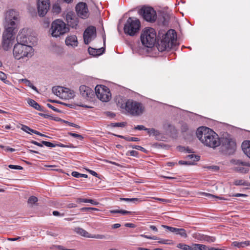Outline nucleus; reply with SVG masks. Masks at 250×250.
<instances>
[{
    "label": "nucleus",
    "mask_w": 250,
    "mask_h": 250,
    "mask_svg": "<svg viewBox=\"0 0 250 250\" xmlns=\"http://www.w3.org/2000/svg\"><path fill=\"white\" fill-rule=\"evenodd\" d=\"M27 37L19 34L17 37V43L14 45L13 53L17 60L30 58L34 54V49L30 45H28Z\"/></svg>",
    "instance_id": "f257e3e1"
},
{
    "label": "nucleus",
    "mask_w": 250,
    "mask_h": 250,
    "mask_svg": "<svg viewBox=\"0 0 250 250\" xmlns=\"http://www.w3.org/2000/svg\"><path fill=\"white\" fill-rule=\"evenodd\" d=\"M199 140L206 146L215 148L220 145L218 135L212 129L206 126H201L196 131Z\"/></svg>",
    "instance_id": "f03ea898"
},
{
    "label": "nucleus",
    "mask_w": 250,
    "mask_h": 250,
    "mask_svg": "<svg viewBox=\"0 0 250 250\" xmlns=\"http://www.w3.org/2000/svg\"><path fill=\"white\" fill-rule=\"evenodd\" d=\"M117 104L133 116H139L143 114L145 111V106L142 103L132 99L123 100L121 99L118 101Z\"/></svg>",
    "instance_id": "7ed1b4c3"
},
{
    "label": "nucleus",
    "mask_w": 250,
    "mask_h": 250,
    "mask_svg": "<svg viewBox=\"0 0 250 250\" xmlns=\"http://www.w3.org/2000/svg\"><path fill=\"white\" fill-rule=\"evenodd\" d=\"M176 46V34L174 30H169L158 42L157 48L159 51H168Z\"/></svg>",
    "instance_id": "20e7f679"
},
{
    "label": "nucleus",
    "mask_w": 250,
    "mask_h": 250,
    "mask_svg": "<svg viewBox=\"0 0 250 250\" xmlns=\"http://www.w3.org/2000/svg\"><path fill=\"white\" fill-rule=\"evenodd\" d=\"M220 146V151L225 155L233 154L236 148L235 140L229 135L221 138Z\"/></svg>",
    "instance_id": "39448f33"
},
{
    "label": "nucleus",
    "mask_w": 250,
    "mask_h": 250,
    "mask_svg": "<svg viewBox=\"0 0 250 250\" xmlns=\"http://www.w3.org/2000/svg\"><path fill=\"white\" fill-rule=\"evenodd\" d=\"M141 41L142 44L148 48L152 47L156 42V33L152 28H146L141 34Z\"/></svg>",
    "instance_id": "423d86ee"
},
{
    "label": "nucleus",
    "mask_w": 250,
    "mask_h": 250,
    "mask_svg": "<svg viewBox=\"0 0 250 250\" xmlns=\"http://www.w3.org/2000/svg\"><path fill=\"white\" fill-rule=\"evenodd\" d=\"M69 30V28L65 22L59 19L54 21L51 24L50 31L54 37H60L68 32Z\"/></svg>",
    "instance_id": "0eeeda50"
},
{
    "label": "nucleus",
    "mask_w": 250,
    "mask_h": 250,
    "mask_svg": "<svg viewBox=\"0 0 250 250\" xmlns=\"http://www.w3.org/2000/svg\"><path fill=\"white\" fill-rule=\"evenodd\" d=\"M140 25V22L138 19L134 17H129L125 24L124 32L126 34L133 36L139 32Z\"/></svg>",
    "instance_id": "6e6552de"
},
{
    "label": "nucleus",
    "mask_w": 250,
    "mask_h": 250,
    "mask_svg": "<svg viewBox=\"0 0 250 250\" xmlns=\"http://www.w3.org/2000/svg\"><path fill=\"white\" fill-rule=\"evenodd\" d=\"M95 92L98 99L103 102H108L111 98L109 88L104 85H98L95 88Z\"/></svg>",
    "instance_id": "1a4fd4ad"
},
{
    "label": "nucleus",
    "mask_w": 250,
    "mask_h": 250,
    "mask_svg": "<svg viewBox=\"0 0 250 250\" xmlns=\"http://www.w3.org/2000/svg\"><path fill=\"white\" fill-rule=\"evenodd\" d=\"M139 13L143 17L144 20L147 21L153 22L155 21L157 19L156 11L151 7H143L139 10Z\"/></svg>",
    "instance_id": "9d476101"
},
{
    "label": "nucleus",
    "mask_w": 250,
    "mask_h": 250,
    "mask_svg": "<svg viewBox=\"0 0 250 250\" xmlns=\"http://www.w3.org/2000/svg\"><path fill=\"white\" fill-rule=\"evenodd\" d=\"M19 21V14L16 11L11 9L6 12L5 17V26L16 27V25Z\"/></svg>",
    "instance_id": "9b49d317"
},
{
    "label": "nucleus",
    "mask_w": 250,
    "mask_h": 250,
    "mask_svg": "<svg viewBox=\"0 0 250 250\" xmlns=\"http://www.w3.org/2000/svg\"><path fill=\"white\" fill-rule=\"evenodd\" d=\"M52 92L62 99H71L74 96L73 91L62 86L53 87Z\"/></svg>",
    "instance_id": "f8f14e48"
},
{
    "label": "nucleus",
    "mask_w": 250,
    "mask_h": 250,
    "mask_svg": "<svg viewBox=\"0 0 250 250\" xmlns=\"http://www.w3.org/2000/svg\"><path fill=\"white\" fill-rule=\"evenodd\" d=\"M83 36L84 43L88 44L96 37V27L92 25L88 26L84 31Z\"/></svg>",
    "instance_id": "ddd939ff"
},
{
    "label": "nucleus",
    "mask_w": 250,
    "mask_h": 250,
    "mask_svg": "<svg viewBox=\"0 0 250 250\" xmlns=\"http://www.w3.org/2000/svg\"><path fill=\"white\" fill-rule=\"evenodd\" d=\"M50 7L48 0H38V10L39 15L44 17L47 13Z\"/></svg>",
    "instance_id": "4468645a"
},
{
    "label": "nucleus",
    "mask_w": 250,
    "mask_h": 250,
    "mask_svg": "<svg viewBox=\"0 0 250 250\" xmlns=\"http://www.w3.org/2000/svg\"><path fill=\"white\" fill-rule=\"evenodd\" d=\"M76 11L78 16L82 19H85L88 16V10L85 3L80 2L77 4Z\"/></svg>",
    "instance_id": "2eb2a0df"
},
{
    "label": "nucleus",
    "mask_w": 250,
    "mask_h": 250,
    "mask_svg": "<svg viewBox=\"0 0 250 250\" xmlns=\"http://www.w3.org/2000/svg\"><path fill=\"white\" fill-rule=\"evenodd\" d=\"M75 231L79 234L81 235L82 236L86 237V238H95V239H105L106 237L103 234H94L92 235L87 231L84 230V229L81 228H77L75 229Z\"/></svg>",
    "instance_id": "dca6fc26"
},
{
    "label": "nucleus",
    "mask_w": 250,
    "mask_h": 250,
    "mask_svg": "<svg viewBox=\"0 0 250 250\" xmlns=\"http://www.w3.org/2000/svg\"><path fill=\"white\" fill-rule=\"evenodd\" d=\"M162 227L168 231L174 233L175 234L179 235L183 238H187L188 237L187 231L184 229L176 228L164 225H162Z\"/></svg>",
    "instance_id": "f3484780"
},
{
    "label": "nucleus",
    "mask_w": 250,
    "mask_h": 250,
    "mask_svg": "<svg viewBox=\"0 0 250 250\" xmlns=\"http://www.w3.org/2000/svg\"><path fill=\"white\" fill-rule=\"evenodd\" d=\"M235 164L236 165L234 167L235 171L242 173H247L249 172L250 164L248 163L237 160Z\"/></svg>",
    "instance_id": "a211bd4d"
},
{
    "label": "nucleus",
    "mask_w": 250,
    "mask_h": 250,
    "mask_svg": "<svg viewBox=\"0 0 250 250\" xmlns=\"http://www.w3.org/2000/svg\"><path fill=\"white\" fill-rule=\"evenodd\" d=\"M5 30L3 33L2 39H8L9 40L14 41L15 39V34L16 33L15 31L16 27L5 26Z\"/></svg>",
    "instance_id": "6ab92c4d"
},
{
    "label": "nucleus",
    "mask_w": 250,
    "mask_h": 250,
    "mask_svg": "<svg viewBox=\"0 0 250 250\" xmlns=\"http://www.w3.org/2000/svg\"><path fill=\"white\" fill-rule=\"evenodd\" d=\"M66 20L68 26L72 28H76L79 21L78 18L73 12H68L66 16Z\"/></svg>",
    "instance_id": "aec40b11"
},
{
    "label": "nucleus",
    "mask_w": 250,
    "mask_h": 250,
    "mask_svg": "<svg viewBox=\"0 0 250 250\" xmlns=\"http://www.w3.org/2000/svg\"><path fill=\"white\" fill-rule=\"evenodd\" d=\"M80 92L82 96L85 99L91 98L94 95L93 91L89 87L85 85H81L80 87Z\"/></svg>",
    "instance_id": "412c9836"
},
{
    "label": "nucleus",
    "mask_w": 250,
    "mask_h": 250,
    "mask_svg": "<svg viewBox=\"0 0 250 250\" xmlns=\"http://www.w3.org/2000/svg\"><path fill=\"white\" fill-rule=\"evenodd\" d=\"M65 44L67 46L75 47L78 45L77 38L76 36H70L65 39Z\"/></svg>",
    "instance_id": "4be33fe9"
},
{
    "label": "nucleus",
    "mask_w": 250,
    "mask_h": 250,
    "mask_svg": "<svg viewBox=\"0 0 250 250\" xmlns=\"http://www.w3.org/2000/svg\"><path fill=\"white\" fill-rule=\"evenodd\" d=\"M104 50L105 49L104 47H101L98 49H95L91 47H89L88 48V51L89 54L94 56H99L102 55L103 53H104Z\"/></svg>",
    "instance_id": "5701e85b"
},
{
    "label": "nucleus",
    "mask_w": 250,
    "mask_h": 250,
    "mask_svg": "<svg viewBox=\"0 0 250 250\" xmlns=\"http://www.w3.org/2000/svg\"><path fill=\"white\" fill-rule=\"evenodd\" d=\"M242 147L244 152L250 158V141H244L242 144Z\"/></svg>",
    "instance_id": "b1692460"
},
{
    "label": "nucleus",
    "mask_w": 250,
    "mask_h": 250,
    "mask_svg": "<svg viewBox=\"0 0 250 250\" xmlns=\"http://www.w3.org/2000/svg\"><path fill=\"white\" fill-rule=\"evenodd\" d=\"M28 104L32 107L38 111H43V108L38 104L35 100L28 99L27 100Z\"/></svg>",
    "instance_id": "393cba45"
},
{
    "label": "nucleus",
    "mask_w": 250,
    "mask_h": 250,
    "mask_svg": "<svg viewBox=\"0 0 250 250\" xmlns=\"http://www.w3.org/2000/svg\"><path fill=\"white\" fill-rule=\"evenodd\" d=\"M14 41L9 40L8 39H2V46L4 50H8L12 46Z\"/></svg>",
    "instance_id": "a878e982"
},
{
    "label": "nucleus",
    "mask_w": 250,
    "mask_h": 250,
    "mask_svg": "<svg viewBox=\"0 0 250 250\" xmlns=\"http://www.w3.org/2000/svg\"><path fill=\"white\" fill-rule=\"evenodd\" d=\"M232 245L237 248H243L245 247V246L250 245V241H245L240 242L234 241L232 243Z\"/></svg>",
    "instance_id": "bb28decb"
},
{
    "label": "nucleus",
    "mask_w": 250,
    "mask_h": 250,
    "mask_svg": "<svg viewBox=\"0 0 250 250\" xmlns=\"http://www.w3.org/2000/svg\"><path fill=\"white\" fill-rule=\"evenodd\" d=\"M20 81H21L22 83H24L26 85L28 86L29 87H31L32 89L36 91V92H38V90L36 87H35L31 83V82L26 79H23L20 80Z\"/></svg>",
    "instance_id": "cd10ccee"
},
{
    "label": "nucleus",
    "mask_w": 250,
    "mask_h": 250,
    "mask_svg": "<svg viewBox=\"0 0 250 250\" xmlns=\"http://www.w3.org/2000/svg\"><path fill=\"white\" fill-rule=\"evenodd\" d=\"M110 212L111 213H121L123 215L130 214L131 213V211L123 210V209H113L110 210Z\"/></svg>",
    "instance_id": "c85d7f7f"
},
{
    "label": "nucleus",
    "mask_w": 250,
    "mask_h": 250,
    "mask_svg": "<svg viewBox=\"0 0 250 250\" xmlns=\"http://www.w3.org/2000/svg\"><path fill=\"white\" fill-rule=\"evenodd\" d=\"M187 158L191 160L190 162L193 163V165L195 162L198 161L200 160V156L194 154H189L187 156Z\"/></svg>",
    "instance_id": "c756f323"
},
{
    "label": "nucleus",
    "mask_w": 250,
    "mask_h": 250,
    "mask_svg": "<svg viewBox=\"0 0 250 250\" xmlns=\"http://www.w3.org/2000/svg\"><path fill=\"white\" fill-rule=\"evenodd\" d=\"M21 125V129L23 131L30 134H31L32 133H34V131H35V130H34L32 128H30L29 127H28V126L26 125Z\"/></svg>",
    "instance_id": "7c9ffc66"
},
{
    "label": "nucleus",
    "mask_w": 250,
    "mask_h": 250,
    "mask_svg": "<svg viewBox=\"0 0 250 250\" xmlns=\"http://www.w3.org/2000/svg\"><path fill=\"white\" fill-rule=\"evenodd\" d=\"M205 236V235L199 233H194L192 235L194 238L199 241H204Z\"/></svg>",
    "instance_id": "2f4dec72"
},
{
    "label": "nucleus",
    "mask_w": 250,
    "mask_h": 250,
    "mask_svg": "<svg viewBox=\"0 0 250 250\" xmlns=\"http://www.w3.org/2000/svg\"><path fill=\"white\" fill-rule=\"evenodd\" d=\"M118 137L119 138L124 139L125 140L128 141L137 142V141H140V139L138 138H136V137H125V136H122V135H119Z\"/></svg>",
    "instance_id": "473e14b6"
},
{
    "label": "nucleus",
    "mask_w": 250,
    "mask_h": 250,
    "mask_svg": "<svg viewBox=\"0 0 250 250\" xmlns=\"http://www.w3.org/2000/svg\"><path fill=\"white\" fill-rule=\"evenodd\" d=\"M177 248L183 250H190V246L183 243H179L177 245Z\"/></svg>",
    "instance_id": "72a5a7b5"
},
{
    "label": "nucleus",
    "mask_w": 250,
    "mask_h": 250,
    "mask_svg": "<svg viewBox=\"0 0 250 250\" xmlns=\"http://www.w3.org/2000/svg\"><path fill=\"white\" fill-rule=\"evenodd\" d=\"M146 131H147V133L149 135L153 134L154 136H157L160 134L159 132L154 128H146Z\"/></svg>",
    "instance_id": "f704fd0d"
},
{
    "label": "nucleus",
    "mask_w": 250,
    "mask_h": 250,
    "mask_svg": "<svg viewBox=\"0 0 250 250\" xmlns=\"http://www.w3.org/2000/svg\"><path fill=\"white\" fill-rule=\"evenodd\" d=\"M235 186H248L247 183L243 180H236L234 182Z\"/></svg>",
    "instance_id": "c9c22d12"
},
{
    "label": "nucleus",
    "mask_w": 250,
    "mask_h": 250,
    "mask_svg": "<svg viewBox=\"0 0 250 250\" xmlns=\"http://www.w3.org/2000/svg\"><path fill=\"white\" fill-rule=\"evenodd\" d=\"M126 123L125 122H122V123H111L110 124V126L111 127H124L125 126Z\"/></svg>",
    "instance_id": "e433bc0d"
},
{
    "label": "nucleus",
    "mask_w": 250,
    "mask_h": 250,
    "mask_svg": "<svg viewBox=\"0 0 250 250\" xmlns=\"http://www.w3.org/2000/svg\"><path fill=\"white\" fill-rule=\"evenodd\" d=\"M216 238L213 236H210L208 235L205 236L204 241H206L208 243H212L215 242Z\"/></svg>",
    "instance_id": "4c0bfd02"
},
{
    "label": "nucleus",
    "mask_w": 250,
    "mask_h": 250,
    "mask_svg": "<svg viewBox=\"0 0 250 250\" xmlns=\"http://www.w3.org/2000/svg\"><path fill=\"white\" fill-rule=\"evenodd\" d=\"M61 8L58 4H55L53 6V13L57 14L61 12Z\"/></svg>",
    "instance_id": "58836bf2"
},
{
    "label": "nucleus",
    "mask_w": 250,
    "mask_h": 250,
    "mask_svg": "<svg viewBox=\"0 0 250 250\" xmlns=\"http://www.w3.org/2000/svg\"><path fill=\"white\" fill-rule=\"evenodd\" d=\"M6 78L7 77L6 74L1 71H0V79L3 81L4 83H8L9 81L6 80Z\"/></svg>",
    "instance_id": "ea45409f"
},
{
    "label": "nucleus",
    "mask_w": 250,
    "mask_h": 250,
    "mask_svg": "<svg viewBox=\"0 0 250 250\" xmlns=\"http://www.w3.org/2000/svg\"><path fill=\"white\" fill-rule=\"evenodd\" d=\"M38 201V198L34 196L29 197L28 200V203L30 204H34Z\"/></svg>",
    "instance_id": "a19ab883"
},
{
    "label": "nucleus",
    "mask_w": 250,
    "mask_h": 250,
    "mask_svg": "<svg viewBox=\"0 0 250 250\" xmlns=\"http://www.w3.org/2000/svg\"><path fill=\"white\" fill-rule=\"evenodd\" d=\"M129 147H131L132 148H134L137 150H140L143 152H145L146 151V149L140 146L136 145H129Z\"/></svg>",
    "instance_id": "79ce46f5"
},
{
    "label": "nucleus",
    "mask_w": 250,
    "mask_h": 250,
    "mask_svg": "<svg viewBox=\"0 0 250 250\" xmlns=\"http://www.w3.org/2000/svg\"><path fill=\"white\" fill-rule=\"evenodd\" d=\"M126 155L127 156L137 157L138 155V152L135 150H130L127 151L126 153Z\"/></svg>",
    "instance_id": "37998d69"
},
{
    "label": "nucleus",
    "mask_w": 250,
    "mask_h": 250,
    "mask_svg": "<svg viewBox=\"0 0 250 250\" xmlns=\"http://www.w3.org/2000/svg\"><path fill=\"white\" fill-rule=\"evenodd\" d=\"M42 144H43V145L47 147H56L55 144H53V143H52L49 142L42 141Z\"/></svg>",
    "instance_id": "c03bdc74"
},
{
    "label": "nucleus",
    "mask_w": 250,
    "mask_h": 250,
    "mask_svg": "<svg viewBox=\"0 0 250 250\" xmlns=\"http://www.w3.org/2000/svg\"><path fill=\"white\" fill-rule=\"evenodd\" d=\"M56 146H60L61 147H70V148H73L74 146L73 145L71 144H70L68 145H65L64 144H62V143H59V144H55Z\"/></svg>",
    "instance_id": "a18cd8bd"
},
{
    "label": "nucleus",
    "mask_w": 250,
    "mask_h": 250,
    "mask_svg": "<svg viewBox=\"0 0 250 250\" xmlns=\"http://www.w3.org/2000/svg\"><path fill=\"white\" fill-rule=\"evenodd\" d=\"M140 236L142 237L146 238V239H151V240H158L159 239V238L157 236H148V235H146L145 234H141Z\"/></svg>",
    "instance_id": "49530a36"
},
{
    "label": "nucleus",
    "mask_w": 250,
    "mask_h": 250,
    "mask_svg": "<svg viewBox=\"0 0 250 250\" xmlns=\"http://www.w3.org/2000/svg\"><path fill=\"white\" fill-rule=\"evenodd\" d=\"M68 134L70 135L71 136L74 137L75 138H77L80 140H83V137L82 136V135L74 133L72 132H69Z\"/></svg>",
    "instance_id": "de8ad7c7"
},
{
    "label": "nucleus",
    "mask_w": 250,
    "mask_h": 250,
    "mask_svg": "<svg viewBox=\"0 0 250 250\" xmlns=\"http://www.w3.org/2000/svg\"><path fill=\"white\" fill-rule=\"evenodd\" d=\"M84 203H89L94 205H98L99 204V202L96 201L95 200L90 199H85V200L84 201Z\"/></svg>",
    "instance_id": "09e8293b"
},
{
    "label": "nucleus",
    "mask_w": 250,
    "mask_h": 250,
    "mask_svg": "<svg viewBox=\"0 0 250 250\" xmlns=\"http://www.w3.org/2000/svg\"><path fill=\"white\" fill-rule=\"evenodd\" d=\"M205 168L209 170H212L213 171H217L219 169V167L216 166H208L205 167Z\"/></svg>",
    "instance_id": "8fccbe9b"
},
{
    "label": "nucleus",
    "mask_w": 250,
    "mask_h": 250,
    "mask_svg": "<svg viewBox=\"0 0 250 250\" xmlns=\"http://www.w3.org/2000/svg\"><path fill=\"white\" fill-rule=\"evenodd\" d=\"M8 167L11 169H19L21 170L23 169V167L20 166H16V165H9L8 166Z\"/></svg>",
    "instance_id": "3c124183"
},
{
    "label": "nucleus",
    "mask_w": 250,
    "mask_h": 250,
    "mask_svg": "<svg viewBox=\"0 0 250 250\" xmlns=\"http://www.w3.org/2000/svg\"><path fill=\"white\" fill-rule=\"evenodd\" d=\"M170 241H171L169 240H167V239H161L160 240H159L158 241V243L159 244H168V245H169V244H171Z\"/></svg>",
    "instance_id": "603ef678"
},
{
    "label": "nucleus",
    "mask_w": 250,
    "mask_h": 250,
    "mask_svg": "<svg viewBox=\"0 0 250 250\" xmlns=\"http://www.w3.org/2000/svg\"><path fill=\"white\" fill-rule=\"evenodd\" d=\"M190 250H199V244L193 243L190 246Z\"/></svg>",
    "instance_id": "864d4df0"
},
{
    "label": "nucleus",
    "mask_w": 250,
    "mask_h": 250,
    "mask_svg": "<svg viewBox=\"0 0 250 250\" xmlns=\"http://www.w3.org/2000/svg\"><path fill=\"white\" fill-rule=\"evenodd\" d=\"M199 250H209V247L203 245L199 244Z\"/></svg>",
    "instance_id": "5fc2aeb1"
},
{
    "label": "nucleus",
    "mask_w": 250,
    "mask_h": 250,
    "mask_svg": "<svg viewBox=\"0 0 250 250\" xmlns=\"http://www.w3.org/2000/svg\"><path fill=\"white\" fill-rule=\"evenodd\" d=\"M142 201H143V200H141V199L134 198H132V200H131V202H132L134 204H137L142 202Z\"/></svg>",
    "instance_id": "6e6d98bb"
},
{
    "label": "nucleus",
    "mask_w": 250,
    "mask_h": 250,
    "mask_svg": "<svg viewBox=\"0 0 250 250\" xmlns=\"http://www.w3.org/2000/svg\"><path fill=\"white\" fill-rule=\"evenodd\" d=\"M135 129L139 130H146V128L143 125H138L134 127Z\"/></svg>",
    "instance_id": "4d7b16f0"
},
{
    "label": "nucleus",
    "mask_w": 250,
    "mask_h": 250,
    "mask_svg": "<svg viewBox=\"0 0 250 250\" xmlns=\"http://www.w3.org/2000/svg\"><path fill=\"white\" fill-rule=\"evenodd\" d=\"M46 105H47V106L49 108H50L52 109L53 110H54V111H56V112H59V113H60V112H61V111L59 109H57V108L55 107L54 106H53V105H52L51 104H46Z\"/></svg>",
    "instance_id": "13d9d810"
},
{
    "label": "nucleus",
    "mask_w": 250,
    "mask_h": 250,
    "mask_svg": "<svg viewBox=\"0 0 250 250\" xmlns=\"http://www.w3.org/2000/svg\"><path fill=\"white\" fill-rule=\"evenodd\" d=\"M178 163L180 165H193V163L191 162H189V161H179Z\"/></svg>",
    "instance_id": "bf43d9fd"
},
{
    "label": "nucleus",
    "mask_w": 250,
    "mask_h": 250,
    "mask_svg": "<svg viewBox=\"0 0 250 250\" xmlns=\"http://www.w3.org/2000/svg\"><path fill=\"white\" fill-rule=\"evenodd\" d=\"M71 175L72 176L76 177V178H81V173H80L79 172H77V171H73L71 173Z\"/></svg>",
    "instance_id": "052dcab7"
},
{
    "label": "nucleus",
    "mask_w": 250,
    "mask_h": 250,
    "mask_svg": "<svg viewBox=\"0 0 250 250\" xmlns=\"http://www.w3.org/2000/svg\"><path fill=\"white\" fill-rule=\"evenodd\" d=\"M53 215L56 216H63L64 215L63 213H60V212L58 211L55 210L53 211Z\"/></svg>",
    "instance_id": "680f3d73"
},
{
    "label": "nucleus",
    "mask_w": 250,
    "mask_h": 250,
    "mask_svg": "<svg viewBox=\"0 0 250 250\" xmlns=\"http://www.w3.org/2000/svg\"><path fill=\"white\" fill-rule=\"evenodd\" d=\"M154 199L155 200H158V201H161V202H165V203H168L169 202V200H168V199H163V198H155Z\"/></svg>",
    "instance_id": "e2e57ef3"
},
{
    "label": "nucleus",
    "mask_w": 250,
    "mask_h": 250,
    "mask_svg": "<svg viewBox=\"0 0 250 250\" xmlns=\"http://www.w3.org/2000/svg\"><path fill=\"white\" fill-rule=\"evenodd\" d=\"M57 103L61 104H62V105H64L66 106H68V107H71V108H72L73 107V105L72 104H66V103H63V102H57Z\"/></svg>",
    "instance_id": "0e129e2a"
},
{
    "label": "nucleus",
    "mask_w": 250,
    "mask_h": 250,
    "mask_svg": "<svg viewBox=\"0 0 250 250\" xmlns=\"http://www.w3.org/2000/svg\"><path fill=\"white\" fill-rule=\"evenodd\" d=\"M125 226L126 227L132 228H134L136 227L134 224L129 223H125Z\"/></svg>",
    "instance_id": "69168bd1"
},
{
    "label": "nucleus",
    "mask_w": 250,
    "mask_h": 250,
    "mask_svg": "<svg viewBox=\"0 0 250 250\" xmlns=\"http://www.w3.org/2000/svg\"><path fill=\"white\" fill-rule=\"evenodd\" d=\"M82 211H91L90 207H83L81 208Z\"/></svg>",
    "instance_id": "338daca9"
},
{
    "label": "nucleus",
    "mask_w": 250,
    "mask_h": 250,
    "mask_svg": "<svg viewBox=\"0 0 250 250\" xmlns=\"http://www.w3.org/2000/svg\"><path fill=\"white\" fill-rule=\"evenodd\" d=\"M150 229L155 232H158V229L157 227L153 225H150L149 226Z\"/></svg>",
    "instance_id": "774afa93"
}]
</instances>
